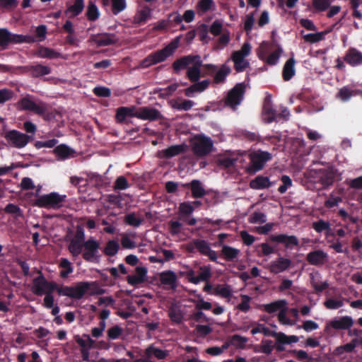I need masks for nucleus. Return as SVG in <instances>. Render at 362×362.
Listing matches in <instances>:
<instances>
[{"mask_svg":"<svg viewBox=\"0 0 362 362\" xmlns=\"http://www.w3.org/2000/svg\"><path fill=\"white\" fill-rule=\"evenodd\" d=\"M88 291L90 295H102L105 293V290L100 288L95 281H79L72 286H62L59 290V295L80 300Z\"/></svg>","mask_w":362,"mask_h":362,"instance_id":"nucleus-1","label":"nucleus"},{"mask_svg":"<svg viewBox=\"0 0 362 362\" xmlns=\"http://www.w3.org/2000/svg\"><path fill=\"white\" fill-rule=\"evenodd\" d=\"M33 98L30 95L21 98L16 104L18 110L30 111L38 116L44 117L48 111V105L42 100L35 102Z\"/></svg>","mask_w":362,"mask_h":362,"instance_id":"nucleus-2","label":"nucleus"},{"mask_svg":"<svg viewBox=\"0 0 362 362\" xmlns=\"http://www.w3.org/2000/svg\"><path fill=\"white\" fill-rule=\"evenodd\" d=\"M66 198V195H61L57 192H51L39 196L34 200L33 205L39 208L58 209L63 206Z\"/></svg>","mask_w":362,"mask_h":362,"instance_id":"nucleus-3","label":"nucleus"},{"mask_svg":"<svg viewBox=\"0 0 362 362\" xmlns=\"http://www.w3.org/2000/svg\"><path fill=\"white\" fill-rule=\"evenodd\" d=\"M36 41L35 37L11 33L6 28H0V47L5 49L9 45L23 42L33 43Z\"/></svg>","mask_w":362,"mask_h":362,"instance_id":"nucleus-4","label":"nucleus"},{"mask_svg":"<svg viewBox=\"0 0 362 362\" xmlns=\"http://www.w3.org/2000/svg\"><path fill=\"white\" fill-rule=\"evenodd\" d=\"M250 164L247 168V173L253 175L263 169L265 163L272 158V154L267 151H253L249 155Z\"/></svg>","mask_w":362,"mask_h":362,"instance_id":"nucleus-5","label":"nucleus"},{"mask_svg":"<svg viewBox=\"0 0 362 362\" xmlns=\"http://www.w3.org/2000/svg\"><path fill=\"white\" fill-rule=\"evenodd\" d=\"M214 146L211 138L204 135H197L194 139L192 149L197 156H205L210 153Z\"/></svg>","mask_w":362,"mask_h":362,"instance_id":"nucleus-6","label":"nucleus"},{"mask_svg":"<svg viewBox=\"0 0 362 362\" xmlns=\"http://www.w3.org/2000/svg\"><path fill=\"white\" fill-rule=\"evenodd\" d=\"M4 138L10 146L17 148L25 147L30 139L28 135L16 129L6 132L4 134Z\"/></svg>","mask_w":362,"mask_h":362,"instance_id":"nucleus-7","label":"nucleus"},{"mask_svg":"<svg viewBox=\"0 0 362 362\" xmlns=\"http://www.w3.org/2000/svg\"><path fill=\"white\" fill-rule=\"evenodd\" d=\"M269 52V44L268 42H263L258 49L257 55L258 57L265 61L269 65H276L279 59L282 49L278 47L275 51L272 52L269 56L267 57Z\"/></svg>","mask_w":362,"mask_h":362,"instance_id":"nucleus-8","label":"nucleus"},{"mask_svg":"<svg viewBox=\"0 0 362 362\" xmlns=\"http://www.w3.org/2000/svg\"><path fill=\"white\" fill-rule=\"evenodd\" d=\"M84 252L82 255L83 258L87 262H94L98 260L100 257L99 249L100 248V243L90 238L83 243Z\"/></svg>","mask_w":362,"mask_h":362,"instance_id":"nucleus-9","label":"nucleus"},{"mask_svg":"<svg viewBox=\"0 0 362 362\" xmlns=\"http://www.w3.org/2000/svg\"><path fill=\"white\" fill-rule=\"evenodd\" d=\"M180 37H176L162 49L151 53L155 64L163 62L171 56L178 47Z\"/></svg>","mask_w":362,"mask_h":362,"instance_id":"nucleus-10","label":"nucleus"},{"mask_svg":"<svg viewBox=\"0 0 362 362\" xmlns=\"http://www.w3.org/2000/svg\"><path fill=\"white\" fill-rule=\"evenodd\" d=\"M245 92V85L244 83H237L229 92L228 93L226 104L230 107L238 105L243 99Z\"/></svg>","mask_w":362,"mask_h":362,"instance_id":"nucleus-11","label":"nucleus"},{"mask_svg":"<svg viewBox=\"0 0 362 362\" xmlns=\"http://www.w3.org/2000/svg\"><path fill=\"white\" fill-rule=\"evenodd\" d=\"M89 42L95 43L98 47H105L116 44L118 39L113 33H102L91 35Z\"/></svg>","mask_w":362,"mask_h":362,"instance_id":"nucleus-12","label":"nucleus"},{"mask_svg":"<svg viewBox=\"0 0 362 362\" xmlns=\"http://www.w3.org/2000/svg\"><path fill=\"white\" fill-rule=\"evenodd\" d=\"M136 117L143 120L156 121L162 118L160 111L149 107H136Z\"/></svg>","mask_w":362,"mask_h":362,"instance_id":"nucleus-13","label":"nucleus"},{"mask_svg":"<svg viewBox=\"0 0 362 362\" xmlns=\"http://www.w3.org/2000/svg\"><path fill=\"white\" fill-rule=\"evenodd\" d=\"M272 242L283 244L286 248L293 249V247L299 245V240L296 235L286 234L272 235L269 237Z\"/></svg>","mask_w":362,"mask_h":362,"instance_id":"nucleus-14","label":"nucleus"},{"mask_svg":"<svg viewBox=\"0 0 362 362\" xmlns=\"http://www.w3.org/2000/svg\"><path fill=\"white\" fill-rule=\"evenodd\" d=\"M197 59L192 64V66L188 67L187 71V77L191 82L199 81L200 78L202 76V60L201 56L197 54Z\"/></svg>","mask_w":362,"mask_h":362,"instance_id":"nucleus-15","label":"nucleus"},{"mask_svg":"<svg viewBox=\"0 0 362 362\" xmlns=\"http://www.w3.org/2000/svg\"><path fill=\"white\" fill-rule=\"evenodd\" d=\"M197 59V54H189L181 57L174 61L172 64L173 71L175 74H178L180 71L187 69L189 66L192 64Z\"/></svg>","mask_w":362,"mask_h":362,"instance_id":"nucleus-16","label":"nucleus"},{"mask_svg":"<svg viewBox=\"0 0 362 362\" xmlns=\"http://www.w3.org/2000/svg\"><path fill=\"white\" fill-rule=\"evenodd\" d=\"M262 112L264 115V120L266 123H272L276 120V110L272 106L271 95H267L264 98Z\"/></svg>","mask_w":362,"mask_h":362,"instance_id":"nucleus-17","label":"nucleus"},{"mask_svg":"<svg viewBox=\"0 0 362 362\" xmlns=\"http://www.w3.org/2000/svg\"><path fill=\"white\" fill-rule=\"evenodd\" d=\"M129 117H136V107H119L116 110L115 120L117 123L126 122Z\"/></svg>","mask_w":362,"mask_h":362,"instance_id":"nucleus-18","label":"nucleus"},{"mask_svg":"<svg viewBox=\"0 0 362 362\" xmlns=\"http://www.w3.org/2000/svg\"><path fill=\"white\" fill-rule=\"evenodd\" d=\"M194 83L184 90L185 96L193 98L196 93L204 91L210 85V81L206 79L202 81L193 82Z\"/></svg>","mask_w":362,"mask_h":362,"instance_id":"nucleus-19","label":"nucleus"},{"mask_svg":"<svg viewBox=\"0 0 362 362\" xmlns=\"http://www.w3.org/2000/svg\"><path fill=\"white\" fill-rule=\"evenodd\" d=\"M306 260L311 265H322L327 260V254L321 250H314L307 255Z\"/></svg>","mask_w":362,"mask_h":362,"instance_id":"nucleus-20","label":"nucleus"},{"mask_svg":"<svg viewBox=\"0 0 362 362\" xmlns=\"http://www.w3.org/2000/svg\"><path fill=\"white\" fill-rule=\"evenodd\" d=\"M344 61L351 66L362 65V53L356 48H349L344 57Z\"/></svg>","mask_w":362,"mask_h":362,"instance_id":"nucleus-21","label":"nucleus"},{"mask_svg":"<svg viewBox=\"0 0 362 362\" xmlns=\"http://www.w3.org/2000/svg\"><path fill=\"white\" fill-rule=\"evenodd\" d=\"M182 186L191 189L192 196L194 199L202 198L206 194V191L199 180H193L190 182L183 184Z\"/></svg>","mask_w":362,"mask_h":362,"instance_id":"nucleus-22","label":"nucleus"},{"mask_svg":"<svg viewBox=\"0 0 362 362\" xmlns=\"http://www.w3.org/2000/svg\"><path fill=\"white\" fill-rule=\"evenodd\" d=\"M186 149L187 146L185 144L173 145L160 151L159 154L160 158L169 159L185 153Z\"/></svg>","mask_w":362,"mask_h":362,"instance_id":"nucleus-23","label":"nucleus"},{"mask_svg":"<svg viewBox=\"0 0 362 362\" xmlns=\"http://www.w3.org/2000/svg\"><path fill=\"white\" fill-rule=\"evenodd\" d=\"M144 353V356H148L151 359L154 356L158 360H163L168 356L169 351L156 347L154 344H150Z\"/></svg>","mask_w":362,"mask_h":362,"instance_id":"nucleus-24","label":"nucleus"},{"mask_svg":"<svg viewBox=\"0 0 362 362\" xmlns=\"http://www.w3.org/2000/svg\"><path fill=\"white\" fill-rule=\"evenodd\" d=\"M291 264V259L281 257L271 263L269 269L273 274H279L288 269Z\"/></svg>","mask_w":362,"mask_h":362,"instance_id":"nucleus-25","label":"nucleus"},{"mask_svg":"<svg viewBox=\"0 0 362 362\" xmlns=\"http://www.w3.org/2000/svg\"><path fill=\"white\" fill-rule=\"evenodd\" d=\"M354 324L353 319L350 316H343L339 319H334L329 322V326L334 329H348Z\"/></svg>","mask_w":362,"mask_h":362,"instance_id":"nucleus-26","label":"nucleus"},{"mask_svg":"<svg viewBox=\"0 0 362 362\" xmlns=\"http://www.w3.org/2000/svg\"><path fill=\"white\" fill-rule=\"evenodd\" d=\"M159 279L161 284L164 286H169L173 289L177 287V275L171 270L161 272L159 275Z\"/></svg>","mask_w":362,"mask_h":362,"instance_id":"nucleus-27","label":"nucleus"},{"mask_svg":"<svg viewBox=\"0 0 362 362\" xmlns=\"http://www.w3.org/2000/svg\"><path fill=\"white\" fill-rule=\"evenodd\" d=\"M39 276L35 277L33 281L32 292L37 296H42L45 293L46 279L42 273L39 271Z\"/></svg>","mask_w":362,"mask_h":362,"instance_id":"nucleus-28","label":"nucleus"},{"mask_svg":"<svg viewBox=\"0 0 362 362\" xmlns=\"http://www.w3.org/2000/svg\"><path fill=\"white\" fill-rule=\"evenodd\" d=\"M231 59L234 62V69L237 72L244 71L250 65L247 60L245 59L244 54L240 52H233Z\"/></svg>","mask_w":362,"mask_h":362,"instance_id":"nucleus-29","label":"nucleus"},{"mask_svg":"<svg viewBox=\"0 0 362 362\" xmlns=\"http://www.w3.org/2000/svg\"><path fill=\"white\" fill-rule=\"evenodd\" d=\"M35 55L40 58L44 59H57L61 57V53L55 51L52 48L40 45L35 52Z\"/></svg>","mask_w":362,"mask_h":362,"instance_id":"nucleus-30","label":"nucleus"},{"mask_svg":"<svg viewBox=\"0 0 362 362\" xmlns=\"http://www.w3.org/2000/svg\"><path fill=\"white\" fill-rule=\"evenodd\" d=\"M336 173L333 168L322 169L320 171V182L324 187H328L333 184Z\"/></svg>","mask_w":362,"mask_h":362,"instance_id":"nucleus-31","label":"nucleus"},{"mask_svg":"<svg viewBox=\"0 0 362 362\" xmlns=\"http://www.w3.org/2000/svg\"><path fill=\"white\" fill-rule=\"evenodd\" d=\"M240 252L238 249L223 245L221 250L220 256L223 257L226 261L233 262L238 259Z\"/></svg>","mask_w":362,"mask_h":362,"instance_id":"nucleus-32","label":"nucleus"},{"mask_svg":"<svg viewBox=\"0 0 362 362\" xmlns=\"http://www.w3.org/2000/svg\"><path fill=\"white\" fill-rule=\"evenodd\" d=\"M231 69L226 64H223L219 69L217 68L214 76L213 82L215 84H220L225 82L227 76L230 74Z\"/></svg>","mask_w":362,"mask_h":362,"instance_id":"nucleus-33","label":"nucleus"},{"mask_svg":"<svg viewBox=\"0 0 362 362\" xmlns=\"http://www.w3.org/2000/svg\"><path fill=\"white\" fill-rule=\"evenodd\" d=\"M295 64L296 60L293 57L289 58L284 65L282 71L283 79L286 81L291 80L295 75Z\"/></svg>","mask_w":362,"mask_h":362,"instance_id":"nucleus-34","label":"nucleus"},{"mask_svg":"<svg viewBox=\"0 0 362 362\" xmlns=\"http://www.w3.org/2000/svg\"><path fill=\"white\" fill-rule=\"evenodd\" d=\"M211 277V268L210 266L199 267V272L197 277H192L190 282L198 284L200 281H208Z\"/></svg>","mask_w":362,"mask_h":362,"instance_id":"nucleus-35","label":"nucleus"},{"mask_svg":"<svg viewBox=\"0 0 362 362\" xmlns=\"http://www.w3.org/2000/svg\"><path fill=\"white\" fill-rule=\"evenodd\" d=\"M272 186L268 177L258 175L255 179L250 181V187L254 189H263L269 188Z\"/></svg>","mask_w":362,"mask_h":362,"instance_id":"nucleus-36","label":"nucleus"},{"mask_svg":"<svg viewBox=\"0 0 362 362\" xmlns=\"http://www.w3.org/2000/svg\"><path fill=\"white\" fill-rule=\"evenodd\" d=\"M27 69L30 72V75L34 78L48 75L52 71L50 67L40 64L27 66Z\"/></svg>","mask_w":362,"mask_h":362,"instance_id":"nucleus-37","label":"nucleus"},{"mask_svg":"<svg viewBox=\"0 0 362 362\" xmlns=\"http://www.w3.org/2000/svg\"><path fill=\"white\" fill-rule=\"evenodd\" d=\"M286 304V300H278L268 304H264L262 307L266 313L272 314L277 311L280 312L283 308H285Z\"/></svg>","mask_w":362,"mask_h":362,"instance_id":"nucleus-38","label":"nucleus"},{"mask_svg":"<svg viewBox=\"0 0 362 362\" xmlns=\"http://www.w3.org/2000/svg\"><path fill=\"white\" fill-rule=\"evenodd\" d=\"M151 9L148 6H144L135 15L134 22L139 25L144 24L151 17Z\"/></svg>","mask_w":362,"mask_h":362,"instance_id":"nucleus-39","label":"nucleus"},{"mask_svg":"<svg viewBox=\"0 0 362 362\" xmlns=\"http://www.w3.org/2000/svg\"><path fill=\"white\" fill-rule=\"evenodd\" d=\"M179 219L182 221H187V216L192 214L194 210L191 202H182L179 206Z\"/></svg>","mask_w":362,"mask_h":362,"instance_id":"nucleus-40","label":"nucleus"},{"mask_svg":"<svg viewBox=\"0 0 362 362\" xmlns=\"http://www.w3.org/2000/svg\"><path fill=\"white\" fill-rule=\"evenodd\" d=\"M179 84L177 83H174L165 88H158L156 90L154 93L158 94V98L166 99L167 98L171 96L173 93L177 90Z\"/></svg>","mask_w":362,"mask_h":362,"instance_id":"nucleus-41","label":"nucleus"},{"mask_svg":"<svg viewBox=\"0 0 362 362\" xmlns=\"http://www.w3.org/2000/svg\"><path fill=\"white\" fill-rule=\"evenodd\" d=\"M54 153L62 159H66L72 156L74 151L65 144H60L54 149Z\"/></svg>","mask_w":362,"mask_h":362,"instance_id":"nucleus-42","label":"nucleus"},{"mask_svg":"<svg viewBox=\"0 0 362 362\" xmlns=\"http://www.w3.org/2000/svg\"><path fill=\"white\" fill-rule=\"evenodd\" d=\"M194 102L190 100H183L181 102H178L177 100H173L171 102V107L173 109L182 111H187L192 108L194 105Z\"/></svg>","mask_w":362,"mask_h":362,"instance_id":"nucleus-43","label":"nucleus"},{"mask_svg":"<svg viewBox=\"0 0 362 362\" xmlns=\"http://www.w3.org/2000/svg\"><path fill=\"white\" fill-rule=\"evenodd\" d=\"M312 228L318 233L322 232L328 233L331 229V224L329 221L320 219L312 223Z\"/></svg>","mask_w":362,"mask_h":362,"instance_id":"nucleus-44","label":"nucleus"},{"mask_svg":"<svg viewBox=\"0 0 362 362\" xmlns=\"http://www.w3.org/2000/svg\"><path fill=\"white\" fill-rule=\"evenodd\" d=\"M75 340L76 343L81 346V354L83 361H88L90 360V349H88V347H86V340L80 337L78 335H76L75 337Z\"/></svg>","mask_w":362,"mask_h":362,"instance_id":"nucleus-45","label":"nucleus"},{"mask_svg":"<svg viewBox=\"0 0 362 362\" xmlns=\"http://www.w3.org/2000/svg\"><path fill=\"white\" fill-rule=\"evenodd\" d=\"M119 249V243L114 240H109L105 247L103 250V252L106 256L112 257L115 256Z\"/></svg>","mask_w":362,"mask_h":362,"instance_id":"nucleus-46","label":"nucleus"},{"mask_svg":"<svg viewBox=\"0 0 362 362\" xmlns=\"http://www.w3.org/2000/svg\"><path fill=\"white\" fill-rule=\"evenodd\" d=\"M83 0H75L74 4L70 6L65 11L66 14L71 13L73 16L79 15L83 10Z\"/></svg>","mask_w":362,"mask_h":362,"instance_id":"nucleus-47","label":"nucleus"},{"mask_svg":"<svg viewBox=\"0 0 362 362\" xmlns=\"http://www.w3.org/2000/svg\"><path fill=\"white\" fill-rule=\"evenodd\" d=\"M124 332V329L119 325H115L109 328L107 331V337L108 340H116L121 337Z\"/></svg>","mask_w":362,"mask_h":362,"instance_id":"nucleus-48","label":"nucleus"},{"mask_svg":"<svg viewBox=\"0 0 362 362\" xmlns=\"http://www.w3.org/2000/svg\"><path fill=\"white\" fill-rule=\"evenodd\" d=\"M99 16L100 12L97 6L93 2H89L86 11L87 18L90 21H95Z\"/></svg>","mask_w":362,"mask_h":362,"instance_id":"nucleus-49","label":"nucleus"},{"mask_svg":"<svg viewBox=\"0 0 362 362\" xmlns=\"http://www.w3.org/2000/svg\"><path fill=\"white\" fill-rule=\"evenodd\" d=\"M192 244L203 255H205L211 248L209 243L204 240L194 239Z\"/></svg>","mask_w":362,"mask_h":362,"instance_id":"nucleus-50","label":"nucleus"},{"mask_svg":"<svg viewBox=\"0 0 362 362\" xmlns=\"http://www.w3.org/2000/svg\"><path fill=\"white\" fill-rule=\"evenodd\" d=\"M231 288L228 285L218 284L214 290V294L223 298H230L231 296Z\"/></svg>","mask_w":362,"mask_h":362,"instance_id":"nucleus-51","label":"nucleus"},{"mask_svg":"<svg viewBox=\"0 0 362 362\" xmlns=\"http://www.w3.org/2000/svg\"><path fill=\"white\" fill-rule=\"evenodd\" d=\"M327 32H318L315 33H308L303 35V40L305 42L315 43L324 40Z\"/></svg>","mask_w":362,"mask_h":362,"instance_id":"nucleus-52","label":"nucleus"},{"mask_svg":"<svg viewBox=\"0 0 362 362\" xmlns=\"http://www.w3.org/2000/svg\"><path fill=\"white\" fill-rule=\"evenodd\" d=\"M274 349V345L273 344V341L270 339H263L261 341L259 345V349H255V352H261L267 355H269L272 354L273 349Z\"/></svg>","mask_w":362,"mask_h":362,"instance_id":"nucleus-53","label":"nucleus"},{"mask_svg":"<svg viewBox=\"0 0 362 362\" xmlns=\"http://www.w3.org/2000/svg\"><path fill=\"white\" fill-rule=\"evenodd\" d=\"M231 345L238 349H245V344L248 341V338L240 336L239 334H234L230 338Z\"/></svg>","mask_w":362,"mask_h":362,"instance_id":"nucleus-54","label":"nucleus"},{"mask_svg":"<svg viewBox=\"0 0 362 362\" xmlns=\"http://www.w3.org/2000/svg\"><path fill=\"white\" fill-rule=\"evenodd\" d=\"M112 4V12L117 15L123 11L127 7L126 0H110Z\"/></svg>","mask_w":362,"mask_h":362,"instance_id":"nucleus-55","label":"nucleus"},{"mask_svg":"<svg viewBox=\"0 0 362 362\" xmlns=\"http://www.w3.org/2000/svg\"><path fill=\"white\" fill-rule=\"evenodd\" d=\"M351 97L352 88L347 86L340 88L337 94V98L343 102L349 100Z\"/></svg>","mask_w":362,"mask_h":362,"instance_id":"nucleus-56","label":"nucleus"},{"mask_svg":"<svg viewBox=\"0 0 362 362\" xmlns=\"http://www.w3.org/2000/svg\"><path fill=\"white\" fill-rule=\"evenodd\" d=\"M83 247V243L71 240L69 245V250L74 257H77L81 253Z\"/></svg>","mask_w":362,"mask_h":362,"instance_id":"nucleus-57","label":"nucleus"},{"mask_svg":"<svg viewBox=\"0 0 362 362\" xmlns=\"http://www.w3.org/2000/svg\"><path fill=\"white\" fill-rule=\"evenodd\" d=\"M197 31L200 41H202L203 44H207L210 40V37L208 35L209 31L208 26L206 24H202L197 28Z\"/></svg>","mask_w":362,"mask_h":362,"instance_id":"nucleus-58","label":"nucleus"},{"mask_svg":"<svg viewBox=\"0 0 362 362\" xmlns=\"http://www.w3.org/2000/svg\"><path fill=\"white\" fill-rule=\"evenodd\" d=\"M168 316L173 322L177 324L181 323L183 319V316L180 310L175 307H171L169 309Z\"/></svg>","mask_w":362,"mask_h":362,"instance_id":"nucleus-59","label":"nucleus"},{"mask_svg":"<svg viewBox=\"0 0 362 362\" xmlns=\"http://www.w3.org/2000/svg\"><path fill=\"white\" fill-rule=\"evenodd\" d=\"M125 223L131 226L139 227L143 222V219L137 218L134 213H130L124 217Z\"/></svg>","mask_w":362,"mask_h":362,"instance_id":"nucleus-60","label":"nucleus"},{"mask_svg":"<svg viewBox=\"0 0 362 362\" xmlns=\"http://www.w3.org/2000/svg\"><path fill=\"white\" fill-rule=\"evenodd\" d=\"M248 221L250 223H264L267 221L266 215L262 212L255 211L250 216Z\"/></svg>","mask_w":362,"mask_h":362,"instance_id":"nucleus-61","label":"nucleus"},{"mask_svg":"<svg viewBox=\"0 0 362 362\" xmlns=\"http://www.w3.org/2000/svg\"><path fill=\"white\" fill-rule=\"evenodd\" d=\"M358 340L354 339L351 342L347 343L343 346L337 348L336 351L339 354H341L343 352L351 353L352 352L357 345Z\"/></svg>","mask_w":362,"mask_h":362,"instance_id":"nucleus-62","label":"nucleus"},{"mask_svg":"<svg viewBox=\"0 0 362 362\" xmlns=\"http://www.w3.org/2000/svg\"><path fill=\"white\" fill-rule=\"evenodd\" d=\"M324 305L327 309L335 310L342 307L344 305V302L342 300L328 298L325 301Z\"/></svg>","mask_w":362,"mask_h":362,"instance_id":"nucleus-63","label":"nucleus"},{"mask_svg":"<svg viewBox=\"0 0 362 362\" xmlns=\"http://www.w3.org/2000/svg\"><path fill=\"white\" fill-rule=\"evenodd\" d=\"M282 185L279 187L278 191L281 194H284L287 189L292 186V180L288 175H284L281 177Z\"/></svg>","mask_w":362,"mask_h":362,"instance_id":"nucleus-64","label":"nucleus"}]
</instances>
